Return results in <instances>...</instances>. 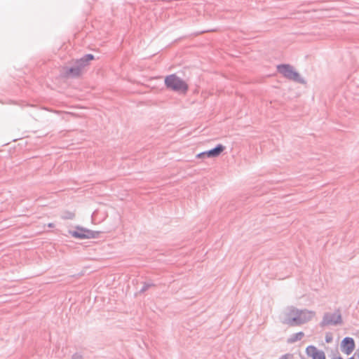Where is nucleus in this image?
Masks as SVG:
<instances>
[{
    "label": "nucleus",
    "mask_w": 359,
    "mask_h": 359,
    "mask_svg": "<svg viewBox=\"0 0 359 359\" xmlns=\"http://www.w3.org/2000/svg\"><path fill=\"white\" fill-rule=\"evenodd\" d=\"M288 356H289V354H284V355H281L279 359H287Z\"/></svg>",
    "instance_id": "6ab92c4d"
},
{
    "label": "nucleus",
    "mask_w": 359,
    "mask_h": 359,
    "mask_svg": "<svg viewBox=\"0 0 359 359\" xmlns=\"http://www.w3.org/2000/svg\"><path fill=\"white\" fill-rule=\"evenodd\" d=\"M334 359H343V358H342L341 356H339V357L335 358H334Z\"/></svg>",
    "instance_id": "4be33fe9"
},
{
    "label": "nucleus",
    "mask_w": 359,
    "mask_h": 359,
    "mask_svg": "<svg viewBox=\"0 0 359 359\" xmlns=\"http://www.w3.org/2000/svg\"><path fill=\"white\" fill-rule=\"evenodd\" d=\"M82 358H83L82 355L79 353H75L72 356V359H82Z\"/></svg>",
    "instance_id": "dca6fc26"
},
{
    "label": "nucleus",
    "mask_w": 359,
    "mask_h": 359,
    "mask_svg": "<svg viewBox=\"0 0 359 359\" xmlns=\"http://www.w3.org/2000/svg\"><path fill=\"white\" fill-rule=\"evenodd\" d=\"M75 217V214L72 212H65L62 215V219H73Z\"/></svg>",
    "instance_id": "4468645a"
},
{
    "label": "nucleus",
    "mask_w": 359,
    "mask_h": 359,
    "mask_svg": "<svg viewBox=\"0 0 359 359\" xmlns=\"http://www.w3.org/2000/svg\"><path fill=\"white\" fill-rule=\"evenodd\" d=\"M196 156L198 158H205L206 157L205 151H203V152H201V153L198 154Z\"/></svg>",
    "instance_id": "f3484780"
},
{
    "label": "nucleus",
    "mask_w": 359,
    "mask_h": 359,
    "mask_svg": "<svg viewBox=\"0 0 359 359\" xmlns=\"http://www.w3.org/2000/svg\"><path fill=\"white\" fill-rule=\"evenodd\" d=\"M164 83L168 89L174 92L185 94L189 89L188 84L175 74L167 76L165 78Z\"/></svg>",
    "instance_id": "f257e3e1"
},
{
    "label": "nucleus",
    "mask_w": 359,
    "mask_h": 359,
    "mask_svg": "<svg viewBox=\"0 0 359 359\" xmlns=\"http://www.w3.org/2000/svg\"><path fill=\"white\" fill-rule=\"evenodd\" d=\"M348 359H354V357L352 356V357L349 358Z\"/></svg>",
    "instance_id": "5701e85b"
},
{
    "label": "nucleus",
    "mask_w": 359,
    "mask_h": 359,
    "mask_svg": "<svg viewBox=\"0 0 359 359\" xmlns=\"http://www.w3.org/2000/svg\"><path fill=\"white\" fill-rule=\"evenodd\" d=\"M304 336V333L303 332H299L295 334L291 335L290 338L288 339V342L294 343L295 341L301 340Z\"/></svg>",
    "instance_id": "9d476101"
},
{
    "label": "nucleus",
    "mask_w": 359,
    "mask_h": 359,
    "mask_svg": "<svg viewBox=\"0 0 359 359\" xmlns=\"http://www.w3.org/2000/svg\"><path fill=\"white\" fill-rule=\"evenodd\" d=\"M318 351V350L317 349V348L313 345H310L307 346V348H306V353L307 355L310 357H312L314 355L313 353H315Z\"/></svg>",
    "instance_id": "f8f14e48"
},
{
    "label": "nucleus",
    "mask_w": 359,
    "mask_h": 359,
    "mask_svg": "<svg viewBox=\"0 0 359 359\" xmlns=\"http://www.w3.org/2000/svg\"><path fill=\"white\" fill-rule=\"evenodd\" d=\"M152 286H154V284L152 283H144L142 287L140 290V292L143 293Z\"/></svg>",
    "instance_id": "2eb2a0df"
},
{
    "label": "nucleus",
    "mask_w": 359,
    "mask_h": 359,
    "mask_svg": "<svg viewBox=\"0 0 359 359\" xmlns=\"http://www.w3.org/2000/svg\"><path fill=\"white\" fill-rule=\"evenodd\" d=\"M297 316L292 319V322L296 324V326L302 325L310 321L315 316L316 313L307 309H299Z\"/></svg>",
    "instance_id": "39448f33"
},
{
    "label": "nucleus",
    "mask_w": 359,
    "mask_h": 359,
    "mask_svg": "<svg viewBox=\"0 0 359 359\" xmlns=\"http://www.w3.org/2000/svg\"><path fill=\"white\" fill-rule=\"evenodd\" d=\"M355 355H356L358 357V359H359V348L356 350Z\"/></svg>",
    "instance_id": "aec40b11"
},
{
    "label": "nucleus",
    "mask_w": 359,
    "mask_h": 359,
    "mask_svg": "<svg viewBox=\"0 0 359 359\" xmlns=\"http://www.w3.org/2000/svg\"><path fill=\"white\" fill-rule=\"evenodd\" d=\"M277 71L286 79L298 83L304 84L306 81L296 72L294 67L289 64H281L277 66Z\"/></svg>",
    "instance_id": "f03ea898"
},
{
    "label": "nucleus",
    "mask_w": 359,
    "mask_h": 359,
    "mask_svg": "<svg viewBox=\"0 0 359 359\" xmlns=\"http://www.w3.org/2000/svg\"><path fill=\"white\" fill-rule=\"evenodd\" d=\"M332 340V337L331 336L326 335V337H325V341L327 343L331 342Z\"/></svg>",
    "instance_id": "a211bd4d"
},
{
    "label": "nucleus",
    "mask_w": 359,
    "mask_h": 359,
    "mask_svg": "<svg viewBox=\"0 0 359 359\" xmlns=\"http://www.w3.org/2000/svg\"><path fill=\"white\" fill-rule=\"evenodd\" d=\"M48 226L49 227H53L54 224L53 223H50V224H48Z\"/></svg>",
    "instance_id": "412c9836"
},
{
    "label": "nucleus",
    "mask_w": 359,
    "mask_h": 359,
    "mask_svg": "<svg viewBox=\"0 0 359 359\" xmlns=\"http://www.w3.org/2000/svg\"><path fill=\"white\" fill-rule=\"evenodd\" d=\"M298 309L294 306H290L287 309V311L285 313V317L282 320V323L287 325L290 327L296 326V324L292 322V319L297 316Z\"/></svg>",
    "instance_id": "423d86ee"
},
{
    "label": "nucleus",
    "mask_w": 359,
    "mask_h": 359,
    "mask_svg": "<svg viewBox=\"0 0 359 359\" xmlns=\"http://www.w3.org/2000/svg\"><path fill=\"white\" fill-rule=\"evenodd\" d=\"M225 147L221 144H217L215 147L205 151L207 158H215L219 156L224 150Z\"/></svg>",
    "instance_id": "1a4fd4ad"
},
{
    "label": "nucleus",
    "mask_w": 359,
    "mask_h": 359,
    "mask_svg": "<svg viewBox=\"0 0 359 359\" xmlns=\"http://www.w3.org/2000/svg\"><path fill=\"white\" fill-rule=\"evenodd\" d=\"M342 323V318L339 310L336 312L325 313L323 316L322 321L320 323V327L327 325H337Z\"/></svg>",
    "instance_id": "20e7f679"
},
{
    "label": "nucleus",
    "mask_w": 359,
    "mask_h": 359,
    "mask_svg": "<svg viewBox=\"0 0 359 359\" xmlns=\"http://www.w3.org/2000/svg\"><path fill=\"white\" fill-rule=\"evenodd\" d=\"M67 72L72 76L76 77L81 74V71L76 66L74 65L69 68Z\"/></svg>",
    "instance_id": "9b49d317"
},
{
    "label": "nucleus",
    "mask_w": 359,
    "mask_h": 359,
    "mask_svg": "<svg viewBox=\"0 0 359 359\" xmlns=\"http://www.w3.org/2000/svg\"><path fill=\"white\" fill-rule=\"evenodd\" d=\"M355 346V341L352 337H346L341 342V349L346 355L351 354L353 351Z\"/></svg>",
    "instance_id": "0eeeda50"
},
{
    "label": "nucleus",
    "mask_w": 359,
    "mask_h": 359,
    "mask_svg": "<svg viewBox=\"0 0 359 359\" xmlns=\"http://www.w3.org/2000/svg\"><path fill=\"white\" fill-rule=\"evenodd\" d=\"M313 354L314 355L311 357L312 359H326L325 354L323 351L318 350Z\"/></svg>",
    "instance_id": "ddd939ff"
},
{
    "label": "nucleus",
    "mask_w": 359,
    "mask_h": 359,
    "mask_svg": "<svg viewBox=\"0 0 359 359\" xmlns=\"http://www.w3.org/2000/svg\"><path fill=\"white\" fill-rule=\"evenodd\" d=\"M95 57L93 54H86L83 55L80 59L77 60L74 65L76 66L81 71L87 65H88L89 62L94 60Z\"/></svg>",
    "instance_id": "6e6552de"
},
{
    "label": "nucleus",
    "mask_w": 359,
    "mask_h": 359,
    "mask_svg": "<svg viewBox=\"0 0 359 359\" xmlns=\"http://www.w3.org/2000/svg\"><path fill=\"white\" fill-rule=\"evenodd\" d=\"M69 232L73 237L79 239L98 238L101 233L100 231H92L81 226H76L75 231H69Z\"/></svg>",
    "instance_id": "7ed1b4c3"
}]
</instances>
